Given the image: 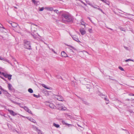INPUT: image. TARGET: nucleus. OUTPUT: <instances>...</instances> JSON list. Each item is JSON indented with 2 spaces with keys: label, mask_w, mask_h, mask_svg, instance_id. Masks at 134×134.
I'll return each mask as SVG.
<instances>
[{
  "label": "nucleus",
  "mask_w": 134,
  "mask_h": 134,
  "mask_svg": "<svg viewBox=\"0 0 134 134\" xmlns=\"http://www.w3.org/2000/svg\"><path fill=\"white\" fill-rule=\"evenodd\" d=\"M0 77L2 79V78H3V77H2L1 76H0Z\"/></svg>",
  "instance_id": "nucleus-52"
},
{
  "label": "nucleus",
  "mask_w": 134,
  "mask_h": 134,
  "mask_svg": "<svg viewBox=\"0 0 134 134\" xmlns=\"http://www.w3.org/2000/svg\"><path fill=\"white\" fill-rule=\"evenodd\" d=\"M29 120L31 122H33V123H35L36 122V121L35 120L33 119L32 118L29 119Z\"/></svg>",
  "instance_id": "nucleus-23"
},
{
  "label": "nucleus",
  "mask_w": 134,
  "mask_h": 134,
  "mask_svg": "<svg viewBox=\"0 0 134 134\" xmlns=\"http://www.w3.org/2000/svg\"><path fill=\"white\" fill-rule=\"evenodd\" d=\"M48 103L49 104H48V106L51 108H54V106L53 104L51 103H50L49 102H48Z\"/></svg>",
  "instance_id": "nucleus-13"
},
{
  "label": "nucleus",
  "mask_w": 134,
  "mask_h": 134,
  "mask_svg": "<svg viewBox=\"0 0 134 134\" xmlns=\"http://www.w3.org/2000/svg\"><path fill=\"white\" fill-rule=\"evenodd\" d=\"M77 125L79 127H82L81 126H80L79 124H77Z\"/></svg>",
  "instance_id": "nucleus-50"
},
{
  "label": "nucleus",
  "mask_w": 134,
  "mask_h": 134,
  "mask_svg": "<svg viewBox=\"0 0 134 134\" xmlns=\"http://www.w3.org/2000/svg\"><path fill=\"white\" fill-rule=\"evenodd\" d=\"M44 93L45 95L46 96H49V93H48V92L47 91H44Z\"/></svg>",
  "instance_id": "nucleus-26"
},
{
  "label": "nucleus",
  "mask_w": 134,
  "mask_h": 134,
  "mask_svg": "<svg viewBox=\"0 0 134 134\" xmlns=\"http://www.w3.org/2000/svg\"><path fill=\"white\" fill-rule=\"evenodd\" d=\"M65 123L66 125H68V126H69L70 125H72L71 124H66V123Z\"/></svg>",
  "instance_id": "nucleus-43"
},
{
  "label": "nucleus",
  "mask_w": 134,
  "mask_h": 134,
  "mask_svg": "<svg viewBox=\"0 0 134 134\" xmlns=\"http://www.w3.org/2000/svg\"><path fill=\"white\" fill-rule=\"evenodd\" d=\"M124 48L126 49H127V47H124Z\"/></svg>",
  "instance_id": "nucleus-51"
},
{
  "label": "nucleus",
  "mask_w": 134,
  "mask_h": 134,
  "mask_svg": "<svg viewBox=\"0 0 134 134\" xmlns=\"http://www.w3.org/2000/svg\"><path fill=\"white\" fill-rule=\"evenodd\" d=\"M53 126H55V127H56L57 128H58L60 126L59 125L55 123H54L53 124Z\"/></svg>",
  "instance_id": "nucleus-22"
},
{
  "label": "nucleus",
  "mask_w": 134,
  "mask_h": 134,
  "mask_svg": "<svg viewBox=\"0 0 134 134\" xmlns=\"http://www.w3.org/2000/svg\"><path fill=\"white\" fill-rule=\"evenodd\" d=\"M2 79L5 81H7V80L5 79H4V77L2 78Z\"/></svg>",
  "instance_id": "nucleus-45"
},
{
  "label": "nucleus",
  "mask_w": 134,
  "mask_h": 134,
  "mask_svg": "<svg viewBox=\"0 0 134 134\" xmlns=\"http://www.w3.org/2000/svg\"><path fill=\"white\" fill-rule=\"evenodd\" d=\"M8 111L10 114L14 116L17 115V113H15L12 110H8Z\"/></svg>",
  "instance_id": "nucleus-8"
},
{
  "label": "nucleus",
  "mask_w": 134,
  "mask_h": 134,
  "mask_svg": "<svg viewBox=\"0 0 134 134\" xmlns=\"http://www.w3.org/2000/svg\"><path fill=\"white\" fill-rule=\"evenodd\" d=\"M19 106H20V107H22V106H20V105H19Z\"/></svg>",
  "instance_id": "nucleus-57"
},
{
  "label": "nucleus",
  "mask_w": 134,
  "mask_h": 134,
  "mask_svg": "<svg viewBox=\"0 0 134 134\" xmlns=\"http://www.w3.org/2000/svg\"><path fill=\"white\" fill-rule=\"evenodd\" d=\"M11 101L13 103H14V104H18V105H20V103H16V102L13 101V100H11Z\"/></svg>",
  "instance_id": "nucleus-29"
},
{
  "label": "nucleus",
  "mask_w": 134,
  "mask_h": 134,
  "mask_svg": "<svg viewBox=\"0 0 134 134\" xmlns=\"http://www.w3.org/2000/svg\"><path fill=\"white\" fill-rule=\"evenodd\" d=\"M64 122V121H62V122Z\"/></svg>",
  "instance_id": "nucleus-59"
},
{
  "label": "nucleus",
  "mask_w": 134,
  "mask_h": 134,
  "mask_svg": "<svg viewBox=\"0 0 134 134\" xmlns=\"http://www.w3.org/2000/svg\"><path fill=\"white\" fill-rule=\"evenodd\" d=\"M62 16L66 19L68 22H72L74 20V18L69 13L66 12L62 14Z\"/></svg>",
  "instance_id": "nucleus-1"
},
{
  "label": "nucleus",
  "mask_w": 134,
  "mask_h": 134,
  "mask_svg": "<svg viewBox=\"0 0 134 134\" xmlns=\"http://www.w3.org/2000/svg\"><path fill=\"white\" fill-rule=\"evenodd\" d=\"M97 9H98V10H100V11H101L102 13H103V14H104V13L103 11L102 10V9L100 8H97Z\"/></svg>",
  "instance_id": "nucleus-35"
},
{
  "label": "nucleus",
  "mask_w": 134,
  "mask_h": 134,
  "mask_svg": "<svg viewBox=\"0 0 134 134\" xmlns=\"http://www.w3.org/2000/svg\"><path fill=\"white\" fill-rule=\"evenodd\" d=\"M81 2L85 6H86L87 5L84 2H83L82 1L80 0Z\"/></svg>",
  "instance_id": "nucleus-38"
},
{
  "label": "nucleus",
  "mask_w": 134,
  "mask_h": 134,
  "mask_svg": "<svg viewBox=\"0 0 134 134\" xmlns=\"http://www.w3.org/2000/svg\"><path fill=\"white\" fill-rule=\"evenodd\" d=\"M101 97L104 96L102 93H100V94H98Z\"/></svg>",
  "instance_id": "nucleus-40"
},
{
  "label": "nucleus",
  "mask_w": 134,
  "mask_h": 134,
  "mask_svg": "<svg viewBox=\"0 0 134 134\" xmlns=\"http://www.w3.org/2000/svg\"><path fill=\"white\" fill-rule=\"evenodd\" d=\"M44 8L43 7H42L39 9V11H42L44 10Z\"/></svg>",
  "instance_id": "nucleus-34"
},
{
  "label": "nucleus",
  "mask_w": 134,
  "mask_h": 134,
  "mask_svg": "<svg viewBox=\"0 0 134 134\" xmlns=\"http://www.w3.org/2000/svg\"><path fill=\"white\" fill-rule=\"evenodd\" d=\"M119 29L121 31H125L124 29L123 28L120 27L119 28Z\"/></svg>",
  "instance_id": "nucleus-37"
},
{
  "label": "nucleus",
  "mask_w": 134,
  "mask_h": 134,
  "mask_svg": "<svg viewBox=\"0 0 134 134\" xmlns=\"http://www.w3.org/2000/svg\"><path fill=\"white\" fill-rule=\"evenodd\" d=\"M81 24L82 25H83L84 26H85V24L82 23V22L84 23L83 21H81Z\"/></svg>",
  "instance_id": "nucleus-42"
},
{
  "label": "nucleus",
  "mask_w": 134,
  "mask_h": 134,
  "mask_svg": "<svg viewBox=\"0 0 134 134\" xmlns=\"http://www.w3.org/2000/svg\"><path fill=\"white\" fill-rule=\"evenodd\" d=\"M42 86L44 87L45 88H46L47 89H49L50 90L51 88V87L49 88L45 84H41Z\"/></svg>",
  "instance_id": "nucleus-14"
},
{
  "label": "nucleus",
  "mask_w": 134,
  "mask_h": 134,
  "mask_svg": "<svg viewBox=\"0 0 134 134\" xmlns=\"http://www.w3.org/2000/svg\"><path fill=\"white\" fill-rule=\"evenodd\" d=\"M80 32L82 35H84L86 33V31L83 28H81L80 29Z\"/></svg>",
  "instance_id": "nucleus-7"
},
{
  "label": "nucleus",
  "mask_w": 134,
  "mask_h": 134,
  "mask_svg": "<svg viewBox=\"0 0 134 134\" xmlns=\"http://www.w3.org/2000/svg\"><path fill=\"white\" fill-rule=\"evenodd\" d=\"M68 46L74 49H75L74 47L71 45H69Z\"/></svg>",
  "instance_id": "nucleus-36"
},
{
  "label": "nucleus",
  "mask_w": 134,
  "mask_h": 134,
  "mask_svg": "<svg viewBox=\"0 0 134 134\" xmlns=\"http://www.w3.org/2000/svg\"><path fill=\"white\" fill-rule=\"evenodd\" d=\"M54 11L56 12V13H59V12L58 10H54Z\"/></svg>",
  "instance_id": "nucleus-41"
},
{
  "label": "nucleus",
  "mask_w": 134,
  "mask_h": 134,
  "mask_svg": "<svg viewBox=\"0 0 134 134\" xmlns=\"http://www.w3.org/2000/svg\"><path fill=\"white\" fill-rule=\"evenodd\" d=\"M59 0L60 1H62V0Z\"/></svg>",
  "instance_id": "nucleus-58"
},
{
  "label": "nucleus",
  "mask_w": 134,
  "mask_h": 134,
  "mask_svg": "<svg viewBox=\"0 0 134 134\" xmlns=\"http://www.w3.org/2000/svg\"><path fill=\"white\" fill-rule=\"evenodd\" d=\"M119 69H120L122 71H124V69L121 67V66H119Z\"/></svg>",
  "instance_id": "nucleus-33"
},
{
  "label": "nucleus",
  "mask_w": 134,
  "mask_h": 134,
  "mask_svg": "<svg viewBox=\"0 0 134 134\" xmlns=\"http://www.w3.org/2000/svg\"><path fill=\"white\" fill-rule=\"evenodd\" d=\"M12 86L9 83L8 84V87L9 90H12Z\"/></svg>",
  "instance_id": "nucleus-17"
},
{
  "label": "nucleus",
  "mask_w": 134,
  "mask_h": 134,
  "mask_svg": "<svg viewBox=\"0 0 134 134\" xmlns=\"http://www.w3.org/2000/svg\"><path fill=\"white\" fill-rule=\"evenodd\" d=\"M32 2L35 4H37L38 3H39V1H36V0H32Z\"/></svg>",
  "instance_id": "nucleus-16"
},
{
  "label": "nucleus",
  "mask_w": 134,
  "mask_h": 134,
  "mask_svg": "<svg viewBox=\"0 0 134 134\" xmlns=\"http://www.w3.org/2000/svg\"><path fill=\"white\" fill-rule=\"evenodd\" d=\"M0 24L1 25V26H0V27L1 28H2L4 30L3 31V32H6L7 31V30H6V29L3 27V26L1 24Z\"/></svg>",
  "instance_id": "nucleus-18"
},
{
  "label": "nucleus",
  "mask_w": 134,
  "mask_h": 134,
  "mask_svg": "<svg viewBox=\"0 0 134 134\" xmlns=\"http://www.w3.org/2000/svg\"><path fill=\"white\" fill-rule=\"evenodd\" d=\"M2 58H3L2 57L0 56V59L1 60H2L3 59H2Z\"/></svg>",
  "instance_id": "nucleus-47"
},
{
  "label": "nucleus",
  "mask_w": 134,
  "mask_h": 134,
  "mask_svg": "<svg viewBox=\"0 0 134 134\" xmlns=\"http://www.w3.org/2000/svg\"><path fill=\"white\" fill-rule=\"evenodd\" d=\"M102 2L105 3L106 4H107V5H109V2L106 0H103V1H102Z\"/></svg>",
  "instance_id": "nucleus-21"
},
{
  "label": "nucleus",
  "mask_w": 134,
  "mask_h": 134,
  "mask_svg": "<svg viewBox=\"0 0 134 134\" xmlns=\"http://www.w3.org/2000/svg\"><path fill=\"white\" fill-rule=\"evenodd\" d=\"M51 50H52L54 53H56L55 51L53 49L51 48L50 49Z\"/></svg>",
  "instance_id": "nucleus-39"
},
{
  "label": "nucleus",
  "mask_w": 134,
  "mask_h": 134,
  "mask_svg": "<svg viewBox=\"0 0 134 134\" xmlns=\"http://www.w3.org/2000/svg\"><path fill=\"white\" fill-rule=\"evenodd\" d=\"M33 95L34 96V97L36 98H38L40 97V96L39 95H36L35 94H33Z\"/></svg>",
  "instance_id": "nucleus-28"
},
{
  "label": "nucleus",
  "mask_w": 134,
  "mask_h": 134,
  "mask_svg": "<svg viewBox=\"0 0 134 134\" xmlns=\"http://www.w3.org/2000/svg\"><path fill=\"white\" fill-rule=\"evenodd\" d=\"M86 2L88 4L90 5V6H91V5L92 4L89 1H86Z\"/></svg>",
  "instance_id": "nucleus-31"
},
{
  "label": "nucleus",
  "mask_w": 134,
  "mask_h": 134,
  "mask_svg": "<svg viewBox=\"0 0 134 134\" xmlns=\"http://www.w3.org/2000/svg\"><path fill=\"white\" fill-rule=\"evenodd\" d=\"M3 91L4 93L5 96L8 97H10V94L6 90H4Z\"/></svg>",
  "instance_id": "nucleus-10"
},
{
  "label": "nucleus",
  "mask_w": 134,
  "mask_h": 134,
  "mask_svg": "<svg viewBox=\"0 0 134 134\" xmlns=\"http://www.w3.org/2000/svg\"><path fill=\"white\" fill-rule=\"evenodd\" d=\"M91 7H93L94 8L96 9H97V8H98L97 7H99V6H97V5H93L92 4L91 5Z\"/></svg>",
  "instance_id": "nucleus-19"
},
{
  "label": "nucleus",
  "mask_w": 134,
  "mask_h": 134,
  "mask_svg": "<svg viewBox=\"0 0 134 134\" xmlns=\"http://www.w3.org/2000/svg\"><path fill=\"white\" fill-rule=\"evenodd\" d=\"M0 89L2 91H3V90H4V89L2 88V87L1 86H0Z\"/></svg>",
  "instance_id": "nucleus-44"
},
{
  "label": "nucleus",
  "mask_w": 134,
  "mask_h": 134,
  "mask_svg": "<svg viewBox=\"0 0 134 134\" xmlns=\"http://www.w3.org/2000/svg\"><path fill=\"white\" fill-rule=\"evenodd\" d=\"M127 100H128L129 101V100H130V99H127Z\"/></svg>",
  "instance_id": "nucleus-56"
},
{
  "label": "nucleus",
  "mask_w": 134,
  "mask_h": 134,
  "mask_svg": "<svg viewBox=\"0 0 134 134\" xmlns=\"http://www.w3.org/2000/svg\"><path fill=\"white\" fill-rule=\"evenodd\" d=\"M24 46L25 48L29 50L31 49L30 42L26 40H24Z\"/></svg>",
  "instance_id": "nucleus-2"
},
{
  "label": "nucleus",
  "mask_w": 134,
  "mask_h": 134,
  "mask_svg": "<svg viewBox=\"0 0 134 134\" xmlns=\"http://www.w3.org/2000/svg\"><path fill=\"white\" fill-rule=\"evenodd\" d=\"M88 19H89L90 20H91V19H90V17H88Z\"/></svg>",
  "instance_id": "nucleus-53"
},
{
  "label": "nucleus",
  "mask_w": 134,
  "mask_h": 134,
  "mask_svg": "<svg viewBox=\"0 0 134 134\" xmlns=\"http://www.w3.org/2000/svg\"><path fill=\"white\" fill-rule=\"evenodd\" d=\"M9 23L14 28L17 27L18 25L17 23L14 22H11V23Z\"/></svg>",
  "instance_id": "nucleus-9"
},
{
  "label": "nucleus",
  "mask_w": 134,
  "mask_h": 134,
  "mask_svg": "<svg viewBox=\"0 0 134 134\" xmlns=\"http://www.w3.org/2000/svg\"><path fill=\"white\" fill-rule=\"evenodd\" d=\"M61 54L62 57H68L67 54L64 51L62 52L61 53Z\"/></svg>",
  "instance_id": "nucleus-12"
},
{
  "label": "nucleus",
  "mask_w": 134,
  "mask_h": 134,
  "mask_svg": "<svg viewBox=\"0 0 134 134\" xmlns=\"http://www.w3.org/2000/svg\"><path fill=\"white\" fill-rule=\"evenodd\" d=\"M110 79L111 80H112L113 81H114L115 82H114V83H117V84H118L119 83L118 82L117 80H116L111 79V78H110Z\"/></svg>",
  "instance_id": "nucleus-20"
},
{
  "label": "nucleus",
  "mask_w": 134,
  "mask_h": 134,
  "mask_svg": "<svg viewBox=\"0 0 134 134\" xmlns=\"http://www.w3.org/2000/svg\"><path fill=\"white\" fill-rule=\"evenodd\" d=\"M108 29L111 30H113L111 28H108Z\"/></svg>",
  "instance_id": "nucleus-49"
},
{
  "label": "nucleus",
  "mask_w": 134,
  "mask_h": 134,
  "mask_svg": "<svg viewBox=\"0 0 134 134\" xmlns=\"http://www.w3.org/2000/svg\"><path fill=\"white\" fill-rule=\"evenodd\" d=\"M77 97H78V98L80 99H81L82 100L83 102V103H84V104H85L86 105H88L89 104L88 103H87V102L86 101H84L83 100V99H82L80 97L77 96Z\"/></svg>",
  "instance_id": "nucleus-15"
},
{
  "label": "nucleus",
  "mask_w": 134,
  "mask_h": 134,
  "mask_svg": "<svg viewBox=\"0 0 134 134\" xmlns=\"http://www.w3.org/2000/svg\"><path fill=\"white\" fill-rule=\"evenodd\" d=\"M56 108L59 110H65L66 109V107H63L62 104H58L56 105Z\"/></svg>",
  "instance_id": "nucleus-3"
},
{
  "label": "nucleus",
  "mask_w": 134,
  "mask_h": 134,
  "mask_svg": "<svg viewBox=\"0 0 134 134\" xmlns=\"http://www.w3.org/2000/svg\"><path fill=\"white\" fill-rule=\"evenodd\" d=\"M55 97L59 101H63L64 100L63 98L61 96L57 95Z\"/></svg>",
  "instance_id": "nucleus-6"
},
{
  "label": "nucleus",
  "mask_w": 134,
  "mask_h": 134,
  "mask_svg": "<svg viewBox=\"0 0 134 134\" xmlns=\"http://www.w3.org/2000/svg\"><path fill=\"white\" fill-rule=\"evenodd\" d=\"M92 30V29H89L88 31L90 32V31Z\"/></svg>",
  "instance_id": "nucleus-48"
},
{
  "label": "nucleus",
  "mask_w": 134,
  "mask_h": 134,
  "mask_svg": "<svg viewBox=\"0 0 134 134\" xmlns=\"http://www.w3.org/2000/svg\"><path fill=\"white\" fill-rule=\"evenodd\" d=\"M72 37L73 39L76 41L77 42H80L77 36H73Z\"/></svg>",
  "instance_id": "nucleus-11"
},
{
  "label": "nucleus",
  "mask_w": 134,
  "mask_h": 134,
  "mask_svg": "<svg viewBox=\"0 0 134 134\" xmlns=\"http://www.w3.org/2000/svg\"><path fill=\"white\" fill-rule=\"evenodd\" d=\"M2 93L0 91V94H1Z\"/></svg>",
  "instance_id": "nucleus-54"
},
{
  "label": "nucleus",
  "mask_w": 134,
  "mask_h": 134,
  "mask_svg": "<svg viewBox=\"0 0 134 134\" xmlns=\"http://www.w3.org/2000/svg\"><path fill=\"white\" fill-rule=\"evenodd\" d=\"M38 27V26L35 24H32L31 27V30L33 31H36L37 30V28Z\"/></svg>",
  "instance_id": "nucleus-4"
},
{
  "label": "nucleus",
  "mask_w": 134,
  "mask_h": 134,
  "mask_svg": "<svg viewBox=\"0 0 134 134\" xmlns=\"http://www.w3.org/2000/svg\"><path fill=\"white\" fill-rule=\"evenodd\" d=\"M2 59H3L2 60H3V61H5L7 62L8 63L9 62V60L5 58H2Z\"/></svg>",
  "instance_id": "nucleus-30"
},
{
  "label": "nucleus",
  "mask_w": 134,
  "mask_h": 134,
  "mask_svg": "<svg viewBox=\"0 0 134 134\" xmlns=\"http://www.w3.org/2000/svg\"><path fill=\"white\" fill-rule=\"evenodd\" d=\"M126 62H127L129 61H132L133 62V60L131 59H128L125 60Z\"/></svg>",
  "instance_id": "nucleus-32"
},
{
  "label": "nucleus",
  "mask_w": 134,
  "mask_h": 134,
  "mask_svg": "<svg viewBox=\"0 0 134 134\" xmlns=\"http://www.w3.org/2000/svg\"><path fill=\"white\" fill-rule=\"evenodd\" d=\"M129 95L130 96H134V94H129Z\"/></svg>",
  "instance_id": "nucleus-46"
},
{
  "label": "nucleus",
  "mask_w": 134,
  "mask_h": 134,
  "mask_svg": "<svg viewBox=\"0 0 134 134\" xmlns=\"http://www.w3.org/2000/svg\"><path fill=\"white\" fill-rule=\"evenodd\" d=\"M28 91L29 93H32L33 92V90L31 88H30L28 89Z\"/></svg>",
  "instance_id": "nucleus-25"
},
{
  "label": "nucleus",
  "mask_w": 134,
  "mask_h": 134,
  "mask_svg": "<svg viewBox=\"0 0 134 134\" xmlns=\"http://www.w3.org/2000/svg\"><path fill=\"white\" fill-rule=\"evenodd\" d=\"M14 7L16 9H17V7Z\"/></svg>",
  "instance_id": "nucleus-55"
},
{
  "label": "nucleus",
  "mask_w": 134,
  "mask_h": 134,
  "mask_svg": "<svg viewBox=\"0 0 134 134\" xmlns=\"http://www.w3.org/2000/svg\"><path fill=\"white\" fill-rule=\"evenodd\" d=\"M21 107L24 109L27 112L30 114H32V113L31 111L27 107L24 106V107Z\"/></svg>",
  "instance_id": "nucleus-5"
},
{
  "label": "nucleus",
  "mask_w": 134,
  "mask_h": 134,
  "mask_svg": "<svg viewBox=\"0 0 134 134\" xmlns=\"http://www.w3.org/2000/svg\"><path fill=\"white\" fill-rule=\"evenodd\" d=\"M45 9H46L48 10L52 11L53 10V8L52 7L51 8H46Z\"/></svg>",
  "instance_id": "nucleus-24"
},
{
  "label": "nucleus",
  "mask_w": 134,
  "mask_h": 134,
  "mask_svg": "<svg viewBox=\"0 0 134 134\" xmlns=\"http://www.w3.org/2000/svg\"><path fill=\"white\" fill-rule=\"evenodd\" d=\"M104 99L107 101L106 103L107 104H108L109 103V101L108 99L106 97L104 98Z\"/></svg>",
  "instance_id": "nucleus-27"
}]
</instances>
